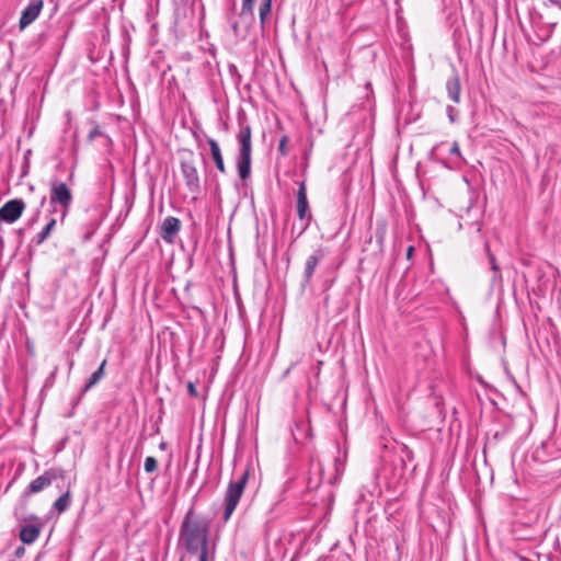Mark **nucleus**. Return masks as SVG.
I'll use <instances>...</instances> for the list:
<instances>
[{
  "label": "nucleus",
  "instance_id": "6",
  "mask_svg": "<svg viewBox=\"0 0 561 561\" xmlns=\"http://www.w3.org/2000/svg\"><path fill=\"white\" fill-rule=\"evenodd\" d=\"M58 478H64V470L58 468H50L46 470L42 476L37 477L28 484V486L23 492V496L27 497L32 494L43 491Z\"/></svg>",
  "mask_w": 561,
  "mask_h": 561
},
{
  "label": "nucleus",
  "instance_id": "34",
  "mask_svg": "<svg viewBox=\"0 0 561 561\" xmlns=\"http://www.w3.org/2000/svg\"><path fill=\"white\" fill-rule=\"evenodd\" d=\"M45 201H46V196H43V197H42V201H41V206H43V205H44Z\"/></svg>",
  "mask_w": 561,
  "mask_h": 561
},
{
  "label": "nucleus",
  "instance_id": "2",
  "mask_svg": "<svg viewBox=\"0 0 561 561\" xmlns=\"http://www.w3.org/2000/svg\"><path fill=\"white\" fill-rule=\"evenodd\" d=\"M237 140L239 144V153L236 159L237 171L241 180H247L251 174L252 157L251 127L249 125L240 124Z\"/></svg>",
  "mask_w": 561,
  "mask_h": 561
},
{
  "label": "nucleus",
  "instance_id": "29",
  "mask_svg": "<svg viewBox=\"0 0 561 561\" xmlns=\"http://www.w3.org/2000/svg\"><path fill=\"white\" fill-rule=\"evenodd\" d=\"M187 390H188V393L192 396V397H196L197 396V390H196V387L194 386L193 382H190L188 386H187Z\"/></svg>",
  "mask_w": 561,
  "mask_h": 561
},
{
  "label": "nucleus",
  "instance_id": "23",
  "mask_svg": "<svg viewBox=\"0 0 561 561\" xmlns=\"http://www.w3.org/2000/svg\"><path fill=\"white\" fill-rule=\"evenodd\" d=\"M144 467L146 472L152 473L158 469V461L154 457L149 456L145 459Z\"/></svg>",
  "mask_w": 561,
  "mask_h": 561
},
{
  "label": "nucleus",
  "instance_id": "13",
  "mask_svg": "<svg viewBox=\"0 0 561 561\" xmlns=\"http://www.w3.org/2000/svg\"><path fill=\"white\" fill-rule=\"evenodd\" d=\"M180 229L181 221L176 217L169 216L162 222L160 236L165 242L172 243Z\"/></svg>",
  "mask_w": 561,
  "mask_h": 561
},
{
  "label": "nucleus",
  "instance_id": "30",
  "mask_svg": "<svg viewBox=\"0 0 561 561\" xmlns=\"http://www.w3.org/2000/svg\"><path fill=\"white\" fill-rule=\"evenodd\" d=\"M24 553H25V548H24L23 546L18 547V548L15 549V552H14V554H15V557H16V558H21V557H23V556H24Z\"/></svg>",
  "mask_w": 561,
  "mask_h": 561
},
{
  "label": "nucleus",
  "instance_id": "26",
  "mask_svg": "<svg viewBox=\"0 0 561 561\" xmlns=\"http://www.w3.org/2000/svg\"><path fill=\"white\" fill-rule=\"evenodd\" d=\"M288 142V137L287 136H283L279 140V145H278V151L282 156H286L287 154V150H286V145Z\"/></svg>",
  "mask_w": 561,
  "mask_h": 561
},
{
  "label": "nucleus",
  "instance_id": "17",
  "mask_svg": "<svg viewBox=\"0 0 561 561\" xmlns=\"http://www.w3.org/2000/svg\"><path fill=\"white\" fill-rule=\"evenodd\" d=\"M106 363H107V360L103 359L101 365L99 366V368L90 376V378L88 379V381L83 388V393L89 391L96 383H99L101 381V379H103V377L105 376Z\"/></svg>",
  "mask_w": 561,
  "mask_h": 561
},
{
  "label": "nucleus",
  "instance_id": "3",
  "mask_svg": "<svg viewBox=\"0 0 561 561\" xmlns=\"http://www.w3.org/2000/svg\"><path fill=\"white\" fill-rule=\"evenodd\" d=\"M250 474V468L247 467L239 478L229 482L228 488L225 494V511H224V519L227 522L234 510L237 508L240 499L244 492V488L248 483Z\"/></svg>",
  "mask_w": 561,
  "mask_h": 561
},
{
  "label": "nucleus",
  "instance_id": "31",
  "mask_svg": "<svg viewBox=\"0 0 561 561\" xmlns=\"http://www.w3.org/2000/svg\"><path fill=\"white\" fill-rule=\"evenodd\" d=\"M413 251H414V248L412 245H410L407 250V256L408 259H410L413 254Z\"/></svg>",
  "mask_w": 561,
  "mask_h": 561
},
{
  "label": "nucleus",
  "instance_id": "5",
  "mask_svg": "<svg viewBox=\"0 0 561 561\" xmlns=\"http://www.w3.org/2000/svg\"><path fill=\"white\" fill-rule=\"evenodd\" d=\"M180 168L188 192L194 195L198 194L201 191V178L192 152H190L187 158L181 160Z\"/></svg>",
  "mask_w": 561,
  "mask_h": 561
},
{
  "label": "nucleus",
  "instance_id": "24",
  "mask_svg": "<svg viewBox=\"0 0 561 561\" xmlns=\"http://www.w3.org/2000/svg\"><path fill=\"white\" fill-rule=\"evenodd\" d=\"M198 561H209L210 554H209V547L206 545L205 547H202L198 551Z\"/></svg>",
  "mask_w": 561,
  "mask_h": 561
},
{
  "label": "nucleus",
  "instance_id": "11",
  "mask_svg": "<svg viewBox=\"0 0 561 561\" xmlns=\"http://www.w3.org/2000/svg\"><path fill=\"white\" fill-rule=\"evenodd\" d=\"M44 1L43 0H32L22 11L21 18L19 21L20 30L26 28L31 25L43 10Z\"/></svg>",
  "mask_w": 561,
  "mask_h": 561
},
{
  "label": "nucleus",
  "instance_id": "27",
  "mask_svg": "<svg viewBox=\"0 0 561 561\" xmlns=\"http://www.w3.org/2000/svg\"><path fill=\"white\" fill-rule=\"evenodd\" d=\"M317 468H318V471H319V476H320V477H319V479H318L317 481H314V482H312V480L310 479V480H309V482H308L309 488H317V486L320 484V482H321V477H322V467H321L320 462H318V463H317Z\"/></svg>",
  "mask_w": 561,
  "mask_h": 561
},
{
  "label": "nucleus",
  "instance_id": "33",
  "mask_svg": "<svg viewBox=\"0 0 561 561\" xmlns=\"http://www.w3.org/2000/svg\"><path fill=\"white\" fill-rule=\"evenodd\" d=\"M476 230H477V232L481 231V226L479 224H476Z\"/></svg>",
  "mask_w": 561,
  "mask_h": 561
},
{
  "label": "nucleus",
  "instance_id": "16",
  "mask_svg": "<svg viewBox=\"0 0 561 561\" xmlns=\"http://www.w3.org/2000/svg\"><path fill=\"white\" fill-rule=\"evenodd\" d=\"M484 250H485V253H486V256H488L491 270L493 272V276H492L491 282H492L493 285L499 284V283L502 282V273H501V270H500V266L497 264L495 255L490 250L489 242L484 243Z\"/></svg>",
  "mask_w": 561,
  "mask_h": 561
},
{
  "label": "nucleus",
  "instance_id": "18",
  "mask_svg": "<svg viewBox=\"0 0 561 561\" xmlns=\"http://www.w3.org/2000/svg\"><path fill=\"white\" fill-rule=\"evenodd\" d=\"M71 503V493L67 490L64 494H61L54 503V508L58 513H64L67 511Z\"/></svg>",
  "mask_w": 561,
  "mask_h": 561
},
{
  "label": "nucleus",
  "instance_id": "10",
  "mask_svg": "<svg viewBox=\"0 0 561 561\" xmlns=\"http://www.w3.org/2000/svg\"><path fill=\"white\" fill-rule=\"evenodd\" d=\"M25 520H31L35 523L25 524L21 527L19 537L21 541L25 545H32L37 540L41 535L43 523L36 515H31Z\"/></svg>",
  "mask_w": 561,
  "mask_h": 561
},
{
  "label": "nucleus",
  "instance_id": "9",
  "mask_svg": "<svg viewBox=\"0 0 561 561\" xmlns=\"http://www.w3.org/2000/svg\"><path fill=\"white\" fill-rule=\"evenodd\" d=\"M327 251L324 248H317L312 254H310L305 262L304 275L301 286L306 287L312 279L314 271L318 264L325 257Z\"/></svg>",
  "mask_w": 561,
  "mask_h": 561
},
{
  "label": "nucleus",
  "instance_id": "20",
  "mask_svg": "<svg viewBox=\"0 0 561 561\" xmlns=\"http://www.w3.org/2000/svg\"><path fill=\"white\" fill-rule=\"evenodd\" d=\"M56 222L57 221L55 218H49L47 225L43 228V230L36 237L37 244L43 243L49 237V234L51 233V231L54 230V228L56 226Z\"/></svg>",
  "mask_w": 561,
  "mask_h": 561
},
{
  "label": "nucleus",
  "instance_id": "15",
  "mask_svg": "<svg viewBox=\"0 0 561 561\" xmlns=\"http://www.w3.org/2000/svg\"><path fill=\"white\" fill-rule=\"evenodd\" d=\"M207 142L209 145L210 153H211V157H213L216 168L218 169V171L220 173H226V165H225L224 158H222L221 150H220L218 142L213 138H208Z\"/></svg>",
  "mask_w": 561,
  "mask_h": 561
},
{
  "label": "nucleus",
  "instance_id": "19",
  "mask_svg": "<svg viewBox=\"0 0 561 561\" xmlns=\"http://www.w3.org/2000/svg\"><path fill=\"white\" fill-rule=\"evenodd\" d=\"M272 10V0H261L259 15L261 25L264 26Z\"/></svg>",
  "mask_w": 561,
  "mask_h": 561
},
{
  "label": "nucleus",
  "instance_id": "35",
  "mask_svg": "<svg viewBox=\"0 0 561 561\" xmlns=\"http://www.w3.org/2000/svg\"><path fill=\"white\" fill-rule=\"evenodd\" d=\"M160 448H161V449H164V448H165V443H161V444H160Z\"/></svg>",
  "mask_w": 561,
  "mask_h": 561
},
{
  "label": "nucleus",
  "instance_id": "22",
  "mask_svg": "<svg viewBox=\"0 0 561 561\" xmlns=\"http://www.w3.org/2000/svg\"><path fill=\"white\" fill-rule=\"evenodd\" d=\"M254 2L255 0H242L241 10L243 15L249 19L250 15H254Z\"/></svg>",
  "mask_w": 561,
  "mask_h": 561
},
{
  "label": "nucleus",
  "instance_id": "25",
  "mask_svg": "<svg viewBox=\"0 0 561 561\" xmlns=\"http://www.w3.org/2000/svg\"><path fill=\"white\" fill-rule=\"evenodd\" d=\"M446 112L450 123H455L457 119L458 111L454 106L448 105L446 107Z\"/></svg>",
  "mask_w": 561,
  "mask_h": 561
},
{
  "label": "nucleus",
  "instance_id": "1",
  "mask_svg": "<svg viewBox=\"0 0 561 561\" xmlns=\"http://www.w3.org/2000/svg\"><path fill=\"white\" fill-rule=\"evenodd\" d=\"M210 529V520L205 516H199L191 507L180 526L179 542L185 550L193 554L208 545V536Z\"/></svg>",
  "mask_w": 561,
  "mask_h": 561
},
{
  "label": "nucleus",
  "instance_id": "7",
  "mask_svg": "<svg viewBox=\"0 0 561 561\" xmlns=\"http://www.w3.org/2000/svg\"><path fill=\"white\" fill-rule=\"evenodd\" d=\"M25 209V203L22 199L15 198L8 201L0 208V225L2 222L13 224L23 214Z\"/></svg>",
  "mask_w": 561,
  "mask_h": 561
},
{
  "label": "nucleus",
  "instance_id": "8",
  "mask_svg": "<svg viewBox=\"0 0 561 561\" xmlns=\"http://www.w3.org/2000/svg\"><path fill=\"white\" fill-rule=\"evenodd\" d=\"M297 215L298 218L302 221L301 232H304L309 227L312 217L307 199L305 182H300L297 192Z\"/></svg>",
  "mask_w": 561,
  "mask_h": 561
},
{
  "label": "nucleus",
  "instance_id": "14",
  "mask_svg": "<svg viewBox=\"0 0 561 561\" xmlns=\"http://www.w3.org/2000/svg\"><path fill=\"white\" fill-rule=\"evenodd\" d=\"M446 91L450 100L455 103L460 102L461 84L457 72H454V75L446 81Z\"/></svg>",
  "mask_w": 561,
  "mask_h": 561
},
{
  "label": "nucleus",
  "instance_id": "28",
  "mask_svg": "<svg viewBox=\"0 0 561 561\" xmlns=\"http://www.w3.org/2000/svg\"><path fill=\"white\" fill-rule=\"evenodd\" d=\"M449 153L460 157V148H459V144L457 141L453 142V145L449 149Z\"/></svg>",
  "mask_w": 561,
  "mask_h": 561
},
{
  "label": "nucleus",
  "instance_id": "4",
  "mask_svg": "<svg viewBox=\"0 0 561 561\" xmlns=\"http://www.w3.org/2000/svg\"><path fill=\"white\" fill-rule=\"evenodd\" d=\"M49 203L51 206L59 205L61 207L62 219L67 216L72 204V193L65 182H51Z\"/></svg>",
  "mask_w": 561,
  "mask_h": 561
},
{
  "label": "nucleus",
  "instance_id": "21",
  "mask_svg": "<svg viewBox=\"0 0 561 561\" xmlns=\"http://www.w3.org/2000/svg\"><path fill=\"white\" fill-rule=\"evenodd\" d=\"M102 137L104 138L106 145L111 144V138L100 128V126L95 125L88 135V140L92 141L93 139Z\"/></svg>",
  "mask_w": 561,
  "mask_h": 561
},
{
  "label": "nucleus",
  "instance_id": "32",
  "mask_svg": "<svg viewBox=\"0 0 561 561\" xmlns=\"http://www.w3.org/2000/svg\"><path fill=\"white\" fill-rule=\"evenodd\" d=\"M552 4L559 7L561 9V1L560 0H549Z\"/></svg>",
  "mask_w": 561,
  "mask_h": 561
},
{
  "label": "nucleus",
  "instance_id": "36",
  "mask_svg": "<svg viewBox=\"0 0 561 561\" xmlns=\"http://www.w3.org/2000/svg\"><path fill=\"white\" fill-rule=\"evenodd\" d=\"M69 366H70V369H71V368H72V366H73V360H71V362L69 363Z\"/></svg>",
  "mask_w": 561,
  "mask_h": 561
},
{
  "label": "nucleus",
  "instance_id": "12",
  "mask_svg": "<svg viewBox=\"0 0 561 561\" xmlns=\"http://www.w3.org/2000/svg\"><path fill=\"white\" fill-rule=\"evenodd\" d=\"M254 21V15H250L249 19L243 15V12L240 11L238 19L230 16L229 24L233 35L237 38H245L249 34L251 25Z\"/></svg>",
  "mask_w": 561,
  "mask_h": 561
}]
</instances>
